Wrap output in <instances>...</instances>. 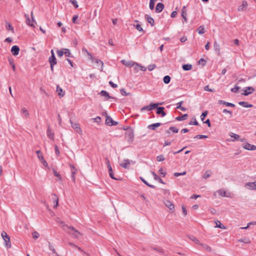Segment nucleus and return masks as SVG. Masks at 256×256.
<instances>
[{
	"label": "nucleus",
	"instance_id": "9",
	"mask_svg": "<svg viewBox=\"0 0 256 256\" xmlns=\"http://www.w3.org/2000/svg\"><path fill=\"white\" fill-rule=\"evenodd\" d=\"M255 90L254 88L252 86H248L246 88V90H244V92H242V94L244 96H248L251 94H252L253 92H254Z\"/></svg>",
	"mask_w": 256,
	"mask_h": 256
},
{
	"label": "nucleus",
	"instance_id": "24",
	"mask_svg": "<svg viewBox=\"0 0 256 256\" xmlns=\"http://www.w3.org/2000/svg\"><path fill=\"white\" fill-rule=\"evenodd\" d=\"M56 92L60 98L64 96L65 94V92L63 91L62 89L59 86H56Z\"/></svg>",
	"mask_w": 256,
	"mask_h": 256
},
{
	"label": "nucleus",
	"instance_id": "48",
	"mask_svg": "<svg viewBox=\"0 0 256 256\" xmlns=\"http://www.w3.org/2000/svg\"><path fill=\"white\" fill-rule=\"evenodd\" d=\"M217 222L218 223V224L217 222H216V227L220 228L222 229H226V226H224L223 224H222L220 221L218 220Z\"/></svg>",
	"mask_w": 256,
	"mask_h": 256
},
{
	"label": "nucleus",
	"instance_id": "17",
	"mask_svg": "<svg viewBox=\"0 0 256 256\" xmlns=\"http://www.w3.org/2000/svg\"><path fill=\"white\" fill-rule=\"evenodd\" d=\"M164 107H158L156 108V113L158 114H161L162 117H164L166 115V113L164 111Z\"/></svg>",
	"mask_w": 256,
	"mask_h": 256
},
{
	"label": "nucleus",
	"instance_id": "35",
	"mask_svg": "<svg viewBox=\"0 0 256 256\" xmlns=\"http://www.w3.org/2000/svg\"><path fill=\"white\" fill-rule=\"evenodd\" d=\"M219 196L224 197H229L228 195H226V192L225 191H223L222 190H220L217 191Z\"/></svg>",
	"mask_w": 256,
	"mask_h": 256
},
{
	"label": "nucleus",
	"instance_id": "12",
	"mask_svg": "<svg viewBox=\"0 0 256 256\" xmlns=\"http://www.w3.org/2000/svg\"><path fill=\"white\" fill-rule=\"evenodd\" d=\"M70 122L71 124L72 128L78 132L79 134L82 133V130L80 126V125L78 124H74L72 122V120H70Z\"/></svg>",
	"mask_w": 256,
	"mask_h": 256
},
{
	"label": "nucleus",
	"instance_id": "63",
	"mask_svg": "<svg viewBox=\"0 0 256 256\" xmlns=\"http://www.w3.org/2000/svg\"><path fill=\"white\" fill-rule=\"evenodd\" d=\"M156 67V64H150L148 66V70H150V71H152V70L154 69Z\"/></svg>",
	"mask_w": 256,
	"mask_h": 256
},
{
	"label": "nucleus",
	"instance_id": "46",
	"mask_svg": "<svg viewBox=\"0 0 256 256\" xmlns=\"http://www.w3.org/2000/svg\"><path fill=\"white\" fill-rule=\"evenodd\" d=\"M198 31L199 34H202L204 33V29L202 26H200L198 28Z\"/></svg>",
	"mask_w": 256,
	"mask_h": 256
},
{
	"label": "nucleus",
	"instance_id": "11",
	"mask_svg": "<svg viewBox=\"0 0 256 256\" xmlns=\"http://www.w3.org/2000/svg\"><path fill=\"white\" fill-rule=\"evenodd\" d=\"M120 166L124 168L128 169L130 166V160L128 159H125L120 164Z\"/></svg>",
	"mask_w": 256,
	"mask_h": 256
},
{
	"label": "nucleus",
	"instance_id": "44",
	"mask_svg": "<svg viewBox=\"0 0 256 256\" xmlns=\"http://www.w3.org/2000/svg\"><path fill=\"white\" fill-rule=\"evenodd\" d=\"M48 248H49L50 250V251H52L53 254H56V252L55 249L54 248V246L51 244L50 242H48Z\"/></svg>",
	"mask_w": 256,
	"mask_h": 256
},
{
	"label": "nucleus",
	"instance_id": "19",
	"mask_svg": "<svg viewBox=\"0 0 256 256\" xmlns=\"http://www.w3.org/2000/svg\"><path fill=\"white\" fill-rule=\"evenodd\" d=\"M164 8V5L162 3L158 2L156 8V12H161Z\"/></svg>",
	"mask_w": 256,
	"mask_h": 256
},
{
	"label": "nucleus",
	"instance_id": "15",
	"mask_svg": "<svg viewBox=\"0 0 256 256\" xmlns=\"http://www.w3.org/2000/svg\"><path fill=\"white\" fill-rule=\"evenodd\" d=\"M181 14L182 17L184 20L186 22H188V19L186 18V10L185 6H184L181 10Z\"/></svg>",
	"mask_w": 256,
	"mask_h": 256
},
{
	"label": "nucleus",
	"instance_id": "43",
	"mask_svg": "<svg viewBox=\"0 0 256 256\" xmlns=\"http://www.w3.org/2000/svg\"><path fill=\"white\" fill-rule=\"evenodd\" d=\"M208 112L207 110L204 111L200 116V118L202 121H203L205 118L208 115Z\"/></svg>",
	"mask_w": 256,
	"mask_h": 256
},
{
	"label": "nucleus",
	"instance_id": "33",
	"mask_svg": "<svg viewBox=\"0 0 256 256\" xmlns=\"http://www.w3.org/2000/svg\"><path fill=\"white\" fill-rule=\"evenodd\" d=\"M182 103H183L182 101H181V102H178L176 104V105H177L176 108L180 109L182 111H186L187 110V109L184 107L182 106Z\"/></svg>",
	"mask_w": 256,
	"mask_h": 256
},
{
	"label": "nucleus",
	"instance_id": "49",
	"mask_svg": "<svg viewBox=\"0 0 256 256\" xmlns=\"http://www.w3.org/2000/svg\"><path fill=\"white\" fill-rule=\"evenodd\" d=\"M169 130H170L174 133H178V129L176 127L174 126H170L169 128Z\"/></svg>",
	"mask_w": 256,
	"mask_h": 256
},
{
	"label": "nucleus",
	"instance_id": "39",
	"mask_svg": "<svg viewBox=\"0 0 256 256\" xmlns=\"http://www.w3.org/2000/svg\"><path fill=\"white\" fill-rule=\"evenodd\" d=\"M82 52H86L87 54L89 56V59L91 60H93L94 57L92 56V54L87 50L86 48H82Z\"/></svg>",
	"mask_w": 256,
	"mask_h": 256
},
{
	"label": "nucleus",
	"instance_id": "37",
	"mask_svg": "<svg viewBox=\"0 0 256 256\" xmlns=\"http://www.w3.org/2000/svg\"><path fill=\"white\" fill-rule=\"evenodd\" d=\"M212 174V172L210 170H207L205 172L203 176V178L204 179H206L210 177Z\"/></svg>",
	"mask_w": 256,
	"mask_h": 256
},
{
	"label": "nucleus",
	"instance_id": "27",
	"mask_svg": "<svg viewBox=\"0 0 256 256\" xmlns=\"http://www.w3.org/2000/svg\"><path fill=\"white\" fill-rule=\"evenodd\" d=\"M94 61L95 62L98 64V65H100L101 66L100 71L102 72V70H103V66H104L103 62L101 60L98 59V58H94V60H92V62H94Z\"/></svg>",
	"mask_w": 256,
	"mask_h": 256
},
{
	"label": "nucleus",
	"instance_id": "62",
	"mask_svg": "<svg viewBox=\"0 0 256 256\" xmlns=\"http://www.w3.org/2000/svg\"><path fill=\"white\" fill-rule=\"evenodd\" d=\"M32 236L34 239H36L40 236V234L37 232H34L32 233Z\"/></svg>",
	"mask_w": 256,
	"mask_h": 256
},
{
	"label": "nucleus",
	"instance_id": "51",
	"mask_svg": "<svg viewBox=\"0 0 256 256\" xmlns=\"http://www.w3.org/2000/svg\"><path fill=\"white\" fill-rule=\"evenodd\" d=\"M152 249L160 253H164V250L161 248H152Z\"/></svg>",
	"mask_w": 256,
	"mask_h": 256
},
{
	"label": "nucleus",
	"instance_id": "61",
	"mask_svg": "<svg viewBox=\"0 0 256 256\" xmlns=\"http://www.w3.org/2000/svg\"><path fill=\"white\" fill-rule=\"evenodd\" d=\"M158 104H156V103H152L151 104H150V108H152V109H154V108H158Z\"/></svg>",
	"mask_w": 256,
	"mask_h": 256
},
{
	"label": "nucleus",
	"instance_id": "52",
	"mask_svg": "<svg viewBox=\"0 0 256 256\" xmlns=\"http://www.w3.org/2000/svg\"><path fill=\"white\" fill-rule=\"evenodd\" d=\"M120 93L122 95L124 96H127L130 94V93H127L124 88H122L120 90Z\"/></svg>",
	"mask_w": 256,
	"mask_h": 256
},
{
	"label": "nucleus",
	"instance_id": "31",
	"mask_svg": "<svg viewBox=\"0 0 256 256\" xmlns=\"http://www.w3.org/2000/svg\"><path fill=\"white\" fill-rule=\"evenodd\" d=\"M188 116V114H183L182 116H177L176 118V120H178V121L184 120L186 119Z\"/></svg>",
	"mask_w": 256,
	"mask_h": 256
},
{
	"label": "nucleus",
	"instance_id": "50",
	"mask_svg": "<svg viewBox=\"0 0 256 256\" xmlns=\"http://www.w3.org/2000/svg\"><path fill=\"white\" fill-rule=\"evenodd\" d=\"M53 173L54 176H56L60 180H62V176L56 170H53Z\"/></svg>",
	"mask_w": 256,
	"mask_h": 256
},
{
	"label": "nucleus",
	"instance_id": "38",
	"mask_svg": "<svg viewBox=\"0 0 256 256\" xmlns=\"http://www.w3.org/2000/svg\"><path fill=\"white\" fill-rule=\"evenodd\" d=\"M6 28L7 30H10L12 32H14V31L12 26V24H10L8 22L6 23Z\"/></svg>",
	"mask_w": 256,
	"mask_h": 256
},
{
	"label": "nucleus",
	"instance_id": "1",
	"mask_svg": "<svg viewBox=\"0 0 256 256\" xmlns=\"http://www.w3.org/2000/svg\"><path fill=\"white\" fill-rule=\"evenodd\" d=\"M63 228L69 234L72 235L75 238H78L79 236H81L82 234L74 227L71 226H68L66 224H63Z\"/></svg>",
	"mask_w": 256,
	"mask_h": 256
},
{
	"label": "nucleus",
	"instance_id": "56",
	"mask_svg": "<svg viewBox=\"0 0 256 256\" xmlns=\"http://www.w3.org/2000/svg\"><path fill=\"white\" fill-rule=\"evenodd\" d=\"M230 136L232 138H233L236 140H238V138H240V136L238 134H235L234 133H231V134H230Z\"/></svg>",
	"mask_w": 256,
	"mask_h": 256
},
{
	"label": "nucleus",
	"instance_id": "26",
	"mask_svg": "<svg viewBox=\"0 0 256 256\" xmlns=\"http://www.w3.org/2000/svg\"><path fill=\"white\" fill-rule=\"evenodd\" d=\"M218 104H223L228 106L234 107L235 106V105L234 104L222 100H219L218 101Z\"/></svg>",
	"mask_w": 256,
	"mask_h": 256
},
{
	"label": "nucleus",
	"instance_id": "41",
	"mask_svg": "<svg viewBox=\"0 0 256 256\" xmlns=\"http://www.w3.org/2000/svg\"><path fill=\"white\" fill-rule=\"evenodd\" d=\"M8 61L10 62V64L12 66L13 71L14 72L16 70V66L14 62V60H12L10 59V60H8Z\"/></svg>",
	"mask_w": 256,
	"mask_h": 256
},
{
	"label": "nucleus",
	"instance_id": "30",
	"mask_svg": "<svg viewBox=\"0 0 256 256\" xmlns=\"http://www.w3.org/2000/svg\"><path fill=\"white\" fill-rule=\"evenodd\" d=\"M121 62L123 64L129 67H132L134 65V64H132V62H126L124 60H122Z\"/></svg>",
	"mask_w": 256,
	"mask_h": 256
},
{
	"label": "nucleus",
	"instance_id": "16",
	"mask_svg": "<svg viewBox=\"0 0 256 256\" xmlns=\"http://www.w3.org/2000/svg\"><path fill=\"white\" fill-rule=\"evenodd\" d=\"M164 204L170 210H173L174 208V204L170 201L168 200H166L164 202Z\"/></svg>",
	"mask_w": 256,
	"mask_h": 256
},
{
	"label": "nucleus",
	"instance_id": "4",
	"mask_svg": "<svg viewBox=\"0 0 256 256\" xmlns=\"http://www.w3.org/2000/svg\"><path fill=\"white\" fill-rule=\"evenodd\" d=\"M2 237L5 242V244L7 248H10L11 242L10 236L4 231L2 232Z\"/></svg>",
	"mask_w": 256,
	"mask_h": 256
},
{
	"label": "nucleus",
	"instance_id": "36",
	"mask_svg": "<svg viewBox=\"0 0 256 256\" xmlns=\"http://www.w3.org/2000/svg\"><path fill=\"white\" fill-rule=\"evenodd\" d=\"M171 78L169 76H166L163 78V81L166 84H168L170 81Z\"/></svg>",
	"mask_w": 256,
	"mask_h": 256
},
{
	"label": "nucleus",
	"instance_id": "54",
	"mask_svg": "<svg viewBox=\"0 0 256 256\" xmlns=\"http://www.w3.org/2000/svg\"><path fill=\"white\" fill-rule=\"evenodd\" d=\"M70 2L76 8H78V7L77 1L76 0H70Z\"/></svg>",
	"mask_w": 256,
	"mask_h": 256
},
{
	"label": "nucleus",
	"instance_id": "5",
	"mask_svg": "<svg viewBox=\"0 0 256 256\" xmlns=\"http://www.w3.org/2000/svg\"><path fill=\"white\" fill-rule=\"evenodd\" d=\"M106 116L105 122L106 125L112 126L118 124V122L114 121L110 116L107 115L106 113Z\"/></svg>",
	"mask_w": 256,
	"mask_h": 256
},
{
	"label": "nucleus",
	"instance_id": "6",
	"mask_svg": "<svg viewBox=\"0 0 256 256\" xmlns=\"http://www.w3.org/2000/svg\"><path fill=\"white\" fill-rule=\"evenodd\" d=\"M36 153L38 154V157L39 159V160L41 162L42 164L44 165V166L46 167L48 166V164L46 160H44V158L43 157L42 155L41 154L40 150H38L36 152Z\"/></svg>",
	"mask_w": 256,
	"mask_h": 256
},
{
	"label": "nucleus",
	"instance_id": "3",
	"mask_svg": "<svg viewBox=\"0 0 256 256\" xmlns=\"http://www.w3.org/2000/svg\"><path fill=\"white\" fill-rule=\"evenodd\" d=\"M50 52L52 55L48 58V62L50 64V70L52 72H53L54 66L57 64V60L56 58L54 50H52Z\"/></svg>",
	"mask_w": 256,
	"mask_h": 256
},
{
	"label": "nucleus",
	"instance_id": "42",
	"mask_svg": "<svg viewBox=\"0 0 256 256\" xmlns=\"http://www.w3.org/2000/svg\"><path fill=\"white\" fill-rule=\"evenodd\" d=\"M208 138V136H207L202 135V134H198V135L195 136L194 138H196V139H202V138Z\"/></svg>",
	"mask_w": 256,
	"mask_h": 256
},
{
	"label": "nucleus",
	"instance_id": "58",
	"mask_svg": "<svg viewBox=\"0 0 256 256\" xmlns=\"http://www.w3.org/2000/svg\"><path fill=\"white\" fill-rule=\"evenodd\" d=\"M144 110H146L148 111H150L152 110V108H150V104L149 106H144L142 108L141 110L142 111Z\"/></svg>",
	"mask_w": 256,
	"mask_h": 256
},
{
	"label": "nucleus",
	"instance_id": "59",
	"mask_svg": "<svg viewBox=\"0 0 256 256\" xmlns=\"http://www.w3.org/2000/svg\"><path fill=\"white\" fill-rule=\"evenodd\" d=\"M64 50L65 52H64V54H65V55L68 56V57H70V50L68 49H64Z\"/></svg>",
	"mask_w": 256,
	"mask_h": 256
},
{
	"label": "nucleus",
	"instance_id": "53",
	"mask_svg": "<svg viewBox=\"0 0 256 256\" xmlns=\"http://www.w3.org/2000/svg\"><path fill=\"white\" fill-rule=\"evenodd\" d=\"M240 88V86H235L234 88H231L230 90L232 92H236Z\"/></svg>",
	"mask_w": 256,
	"mask_h": 256
},
{
	"label": "nucleus",
	"instance_id": "22",
	"mask_svg": "<svg viewBox=\"0 0 256 256\" xmlns=\"http://www.w3.org/2000/svg\"><path fill=\"white\" fill-rule=\"evenodd\" d=\"M152 174L154 180H158L159 182L164 184V182L162 180V179L160 178L154 172H151Z\"/></svg>",
	"mask_w": 256,
	"mask_h": 256
},
{
	"label": "nucleus",
	"instance_id": "8",
	"mask_svg": "<svg viewBox=\"0 0 256 256\" xmlns=\"http://www.w3.org/2000/svg\"><path fill=\"white\" fill-rule=\"evenodd\" d=\"M70 167L71 168V178L72 179V180L74 182H75L76 180V173L78 170L74 166V165L70 164Z\"/></svg>",
	"mask_w": 256,
	"mask_h": 256
},
{
	"label": "nucleus",
	"instance_id": "57",
	"mask_svg": "<svg viewBox=\"0 0 256 256\" xmlns=\"http://www.w3.org/2000/svg\"><path fill=\"white\" fill-rule=\"evenodd\" d=\"M164 160V158L163 155H160L156 157V160L158 162H162Z\"/></svg>",
	"mask_w": 256,
	"mask_h": 256
},
{
	"label": "nucleus",
	"instance_id": "47",
	"mask_svg": "<svg viewBox=\"0 0 256 256\" xmlns=\"http://www.w3.org/2000/svg\"><path fill=\"white\" fill-rule=\"evenodd\" d=\"M134 26L138 30L144 32V30L142 29V26L140 24H137L136 25L134 24Z\"/></svg>",
	"mask_w": 256,
	"mask_h": 256
},
{
	"label": "nucleus",
	"instance_id": "20",
	"mask_svg": "<svg viewBox=\"0 0 256 256\" xmlns=\"http://www.w3.org/2000/svg\"><path fill=\"white\" fill-rule=\"evenodd\" d=\"M247 6V2L246 1H243L242 4L238 7V11H244L246 8Z\"/></svg>",
	"mask_w": 256,
	"mask_h": 256
},
{
	"label": "nucleus",
	"instance_id": "28",
	"mask_svg": "<svg viewBox=\"0 0 256 256\" xmlns=\"http://www.w3.org/2000/svg\"><path fill=\"white\" fill-rule=\"evenodd\" d=\"M46 133L48 136L50 138L54 140V134L52 132V130H50V126H48Z\"/></svg>",
	"mask_w": 256,
	"mask_h": 256
},
{
	"label": "nucleus",
	"instance_id": "64",
	"mask_svg": "<svg viewBox=\"0 0 256 256\" xmlns=\"http://www.w3.org/2000/svg\"><path fill=\"white\" fill-rule=\"evenodd\" d=\"M57 54L58 56L61 57L64 55V52L62 50H58L57 51Z\"/></svg>",
	"mask_w": 256,
	"mask_h": 256
},
{
	"label": "nucleus",
	"instance_id": "32",
	"mask_svg": "<svg viewBox=\"0 0 256 256\" xmlns=\"http://www.w3.org/2000/svg\"><path fill=\"white\" fill-rule=\"evenodd\" d=\"M182 68L184 70H189L192 68V66L190 64H184L182 65Z\"/></svg>",
	"mask_w": 256,
	"mask_h": 256
},
{
	"label": "nucleus",
	"instance_id": "21",
	"mask_svg": "<svg viewBox=\"0 0 256 256\" xmlns=\"http://www.w3.org/2000/svg\"><path fill=\"white\" fill-rule=\"evenodd\" d=\"M162 125V124L160 122H156L155 124H150L148 128L152 130H156V128H158V126H160Z\"/></svg>",
	"mask_w": 256,
	"mask_h": 256
},
{
	"label": "nucleus",
	"instance_id": "2",
	"mask_svg": "<svg viewBox=\"0 0 256 256\" xmlns=\"http://www.w3.org/2000/svg\"><path fill=\"white\" fill-rule=\"evenodd\" d=\"M126 132L125 133L126 139L128 144H130L133 142L134 138V130L131 128H127Z\"/></svg>",
	"mask_w": 256,
	"mask_h": 256
},
{
	"label": "nucleus",
	"instance_id": "60",
	"mask_svg": "<svg viewBox=\"0 0 256 256\" xmlns=\"http://www.w3.org/2000/svg\"><path fill=\"white\" fill-rule=\"evenodd\" d=\"M208 211L212 214H215L216 213V210L212 208H210Z\"/></svg>",
	"mask_w": 256,
	"mask_h": 256
},
{
	"label": "nucleus",
	"instance_id": "18",
	"mask_svg": "<svg viewBox=\"0 0 256 256\" xmlns=\"http://www.w3.org/2000/svg\"><path fill=\"white\" fill-rule=\"evenodd\" d=\"M214 51L217 54L220 56V48L219 44H218L216 42H214Z\"/></svg>",
	"mask_w": 256,
	"mask_h": 256
},
{
	"label": "nucleus",
	"instance_id": "7",
	"mask_svg": "<svg viewBox=\"0 0 256 256\" xmlns=\"http://www.w3.org/2000/svg\"><path fill=\"white\" fill-rule=\"evenodd\" d=\"M100 94L101 96H104V100H108L110 98L114 99V97L110 96L109 95V94L106 91L104 90H102L100 92Z\"/></svg>",
	"mask_w": 256,
	"mask_h": 256
},
{
	"label": "nucleus",
	"instance_id": "45",
	"mask_svg": "<svg viewBox=\"0 0 256 256\" xmlns=\"http://www.w3.org/2000/svg\"><path fill=\"white\" fill-rule=\"evenodd\" d=\"M25 17L26 18V19L27 24L30 25L31 26H34L32 23L30 24V18L28 16L25 14Z\"/></svg>",
	"mask_w": 256,
	"mask_h": 256
},
{
	"label": "nucleus",
	"instance_id": "23",
	"mask_svg": "<svg viewBox=\"0 0 256 256\" xmlns=\"http://www.w3.org/2000/svg\"><path fill=\"white\" fill-rule=\"evenodd\" d=\"M246 186L251 190H256V181L253 182H248L246 184Z\"/></svg>",
	"mask_w": 256,
	"mask_h": 256
},
{
	"label": "nucleus",
	"instance_id": "34",
	"mask_svg": "<svg viewBox=\"0 0 256 256\" xmlns=\"http://www.w3.org/2000/svg\"><path fill=\"white\" fill-rule=\"evenodd\" d=\"M140 180L147 186L151 188H154L155 186L148 183L142 177H140Z\"/></svg>",
	"mask_w": 256,
	"mask_h": 256
},
{
	"label": "nucleus",
	"instance_id": "10",
	"mask_svg": "<svg viewBox=\"0 0 256 256\" xmlns=\"http://www.w3.org/2000/svg\"><path fill=\"white\" fill-rule=\"evenodd\" d=\"M107 166H108V170L110 176L114 180H118V178H115L114 176L112 169L110 164V162L109 160H108V162H107Z\"/></svg>",
	"mask_w": 256,
	"mask_h": 256
},
{
	"label": "nucleus",
	"instance_id": "29",
	"mask_svg": "<svg viewBox=\"0 0 256 256\" xmlns=\"http://www.w3.org/2000/svg\"><path fill=\"white\" fill-rule=\"evenodd\" d=\"M238 104L244 108H252V105L251 104H248L247 102H240Z\"/></svg>",
	"mask_w": 256,
	"mask_h": 256
},
{
	"label": "nucleus",
	"instance_id": "40",
	"mask_svg": "<svg viewBox=\"0 0 256 256\" xmlns=\"http://www.w3.org/2000/svg\"><path fill=\"white\" fill-rule=\"evenodd\" d=\"M192 120H193V121H190L189 122L190 125H194V126L198 125V121L196 120V118H192Z\"/></svg>",
	"mask_w": 256,
	"mask_h": 256
},
{
	"label": "nucleus",
	"instance_id": "55",
	"mask_svg": "<svg viewBox=\"0 0 256 256\" xmlns=\"http://www.w3.org/2000/svg\"><path fill=\"white\" fill-rule=\"evenodd\" d=\"M186 174V172H175L174 173V176L177 177L180 176H184Z\"/></svg>",
	"mask_w": 256,
	"mask_h": 256
},
{
	"label": "nucleus",
	"instance_id": "25",
	"mask_svg": "<svg viewBox=\"0 0 256 256\" xmlns=\"http://www.w3.org/2000/svg\"><path fill=\"white\" fill-rule=\"evenodd\" d=\"M145 18L147 20L148 22L151 25L154 26V21L152 18L148 14L145 15Z\"/></svg>",
	"mask_w": 256,
	"mask_h": 256
},
{
	"label": "nucleus",
	"instance_id": "14",
	"mask_svg": "<svg viewBox=\"0 0 256 256\" xmlns=\"http://www.w3.org/2000/svg\"><path fill=\"white\" fill-rule=\"evenodd\" d=\"M20 49L17 46H14L11 48V52L14 56H18L19 54Z\"/></svg>",
	"mask_w": 256,
	"mask_h": 256
},
{
	"label": "nucleus",
	"instance_id": "13",
	"mask_svg": "<svg viewBox=\"0 0 256 256\" xmlns=\"http://www.w3.org/2000/svg\"><path fill=\"white\" fill-rule=\"evenodd\" d=\"M244 148L248 150H256V146L251 144L250 143H246L243 146Z\"/></svg>",
	"mask_w": 256,
	"mask_h": 256
}]
</instances>
